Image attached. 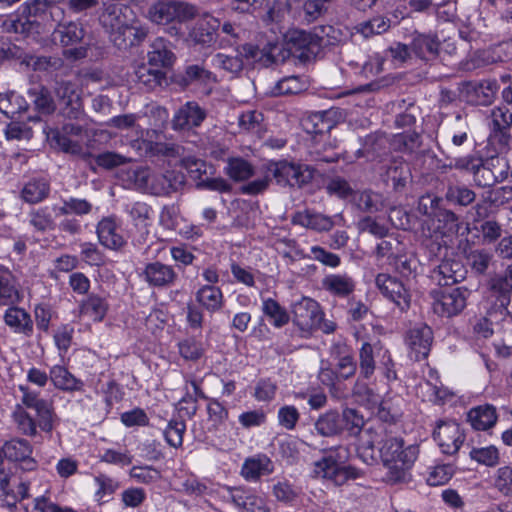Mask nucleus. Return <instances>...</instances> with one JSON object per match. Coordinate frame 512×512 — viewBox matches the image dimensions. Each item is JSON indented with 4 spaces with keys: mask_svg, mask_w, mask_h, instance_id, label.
<instances>
[{
    "mask_svg": "<svg viewBox=\"0 0 512 512\" xmlns=\"http://www.w3.org/2000/svg\"><path fill=\"white\" fill-rule=\"evenodd\" d=\"M18 389L22 404L15 406L12 419L19 433L35 437L39 429L51 434L59 422L53 402L42 398L39 391L28 385L20 384Z\"/></svg>",
    "mask_w": 512,
    "mask_h": 512,
    "instance_id": "nucleus-1",
    "label": "nucleus"
},
{
    "mask_svg": "<svg viewBox=\"0 0 512 512\" xmlns=\"http://www.w3.org/2000/svg\"><path fill=\"white\" fill-rule=\"evenodd\" d=\"M99 21L119 48L138 44L148 35V27L140 23L133 9L125 4L105 3Z\"/></svg>",
    "mask_w": 512,
    "mask_h": 512,
    "instance_id": "nucleus-2",
    "label": "nucleus"
},
{
    "mask_svg": "<svg viewBox=\"0 0 512 512\" xmlns=\"http://www.w3.org/2000/svg\"><path fill=\"white\" fill-rule=\"evenodd\" d=\"M383 466L387 472L385 482L391 485L405 483L411 479L410 470L419 456L417 444L406 445L401 437H388L379 448Z\"/></svg>",
    "mask_w": 512,
    "mask_h": 512,
    "instance_id": "nucleus-3",
    "label": "nucleus"
},
{
    "mask_svg": "<svg viewBox=\"0 0 512 512\" xmlns=\"http://www.w3.org/2000/svg\"><path fill=\"white\" fill-rule=\"evenodd\" d=\"M349 458L346 446L331 447L324 450V456L314 463L316 476L342 486L350 480L363 477L364 472L352 465H344Z\"/></svg>",
    "mask_w": 512,
    "mask_h": 512,
    "instance_id": "nucleus-4",
    "label": "nucleus"
},
{
    "mask_svg": "<svg viewBox=\"0 0 512 512\" xmlns=\"http://www.w3.org/2000/svg\"><path fill=\"white\" fill-rule=\"evenodd\" d=\"M146 18L153 24L168 26L172 36H183L184 28L189 29L192 6L176 0H158L147 10Z\"/></svg>",
    "mask_w": 512,
    "mask_h": 512,
    "instance_id": "nucleus-5",
    "label": "nucleus"
},
{
    "mask_svg": "<svg viewBox=\"0 0 512 512\" xmlns=\"http://www.w3.org/2000/svg\"><path fill=\"white\" fill-rule=\"evenodd\" d=\"M22 8L23 13H27L29 17L37 16L38 12L42 11L45 18L49 16L53 22H57V26L52 33V40L55 43L58 42L64 47L73 46L80 43L84 37V29L79 22H61L64 17V10L59 6H47L39 1H33L32 3L23 4Z\"/></svg>",
    "mask_w": 512,
    "mask_h": 512,
    "instance_id": "nucleus-6",
    "label": "nucleus"
},
{
    "mask_svg": "<svg viewBox=\"0 0 512 512\" xmlns=\"http://www.w3.org/2000/svg\"><path fill=\"white\" fill-rule=\"evenodd\" d=\"M331 357L335 361L334 365L322 367L319 372V380L330 390L336 389L340 383L354 377L357 371V362L347 345L341 343L333 345Z\"/></svg>",
    "mask_w": 512,
    "mask_h": 512,
    "instance_id": "nucleus-7",
    "label": "nucleus"
},
{
    "mask_svg": "<svg viewBox=\"0 0 512 512\" xmlns=\"http://www.w3.org/2000/svg\"><path fill=\"white\" fill-rule=\"evenodd\" d=\"M265 168L267 173L280 186L301 188L313 178V172L309 166L288 162L287 160L269 161Z\"/></svg>",
    "mask_w": 512,
    "mask_h": 512,
    "instance_id": "nucleus-8",
    "label": "nucleus"
},
{
    "mask_svg": "<svg viewBox=\"0 0 512 512\" xmlns=\"http://www.w3.org/2000/svg\"><path fill=\"white\" fill-rule=\"evenodd\" d=\"M470 292L465 287L432 290V308L441 317L451 318L459 315L467 305Z\"/></svg>",
    "mask_w": 512,
    "mask_h": 512,
    "instance_id": "nucleus-9",
    "label": "nucleus"
},
{
    "mask_svg": "<svg viewBox=\"0 0 512 512\" xmlns=\"http://www.w3.org/2000/svg\"><path fill=\"white\" fill-rule=\"evenodd\" d=\"M321 38L304 30H292L286 35L285 48L301 62H309L321 50Z\"/></svg>",
    "mask_w": 512,
    "mask_h": 512,
    "instance_id": "nucleus-10",
    "label": "nucleus"
},
{
    "mask_svg": "<svg viewBox=\"0 0 512 512\" xmlns=\"http://www.w3.org/2000/svg\"><path fill=\"white\" fill-rule=\"evenodd\" d=\"M293 323L304 333H312L320 327L324 313L313 299L303 297L292 306Z\"/></svg>",
    "mask_w": 512,
    "mask_h": 512,
    "instance_id": "nucleus-11",
    "label": "nucleus"
},
{
    "mask_svg": "<svg viewBox=\"0 0 512 512\" xmlns=\"http://www.w3.org/2000/svg\"><path fill=\"white\" fill-rule=\"evenodd\" d=\"M2 452L5 458L17 462L23 471H34L38 466L37 461L32 457L33 447L26 439L13 438L6 441Z\"/></svg>",
    "mask_w": 512,
    "mask_h": 512,
    "instance_id": "nucleus-12",
    "label": "nucleus"
},
{
    "mask_svg": "<svg viewBox=\"0 0 512 512\" xmlns=\"http://www.w3.org/2000/svg\"><path fill=\"white\" fill-rule=\"evenodd\" d=\"M443 453L455 454L465 440L460 425L455 421H441L433 432Z\"/></svg>",
    "mask_w": 512,
    "mask_h": 512,
    "instance_id": "nucleus-13",
    "label": "nucleus"
},
{
    "mask_svg": "<svg viewBox=\"0 0 512 512\" xmlns=\"http://www.w3.org/2000/svg\"><path fill=\"white\" fill-rule=\"evenodd\" d=\"M29 482L15 474L0 476V499L3 506L12 509L16 504L29 496Z\"/></svg>",
    "mask_w": 512,
    "mask_h": 512,
    "instance_id": "nucleus-14",
    "label": "nucleus"
},
{
    "mask_svg": "<svg viewBox=\"0 0 512 512\" xmlns=\"http://www.w3.org/2000/svg\"><path fill=\"white\" fill-rule=\"evenodd\" d=\"M432 342L433 331L428 325L421 324L410 329L406 336V343L410 349V358L417 362L426 359Z\"/></svg>",
    "mask_w": 512,
    "mask_h": 512,
    "instance_id": "nucleus-15",
    "label": "nucleus"
},
{
    "mask_svg": "<svg viewBox=\"0 0 512 512\" xmlns=\"http://www.w3.org/2000/svg\"><path fill=\"white\" fill-rule=\"evenodd\" d=\"M492 130L489 140L504 149L509 145L511 138L512 113L505 106L495 107L491 111Z\"/></svg>",
    "mask_w": 512,
    "mask_h": 512,
    "instance_id": "nucleus-16",
    "label": "nucleus"
},
{
    "mask_svg": "<svg viewBox=\"0 0 512 512\" xmlns=\"http://www.w3.org/2000/svg\"><path fill=\"white\" fill-rule=\"evenodd\" d=\"M375 284L381 293L401 310H406L410 305V295L404 284L397 278L386 273H380L376 276Z\"/></svg>",
    "mask_w": 512,
    "mask_h": 512,
    "instance_id": "nucleus-17",
    "label": "nucleus"
},
{
    "mask_svg": "<svg viewBox=\"0 0 512 512\" xmlns=\"http://www.w3.org/2000/svg\"><path fill=\"white\" fill-rule=\"evenodd\" d=\"M466 269L464 265L455 259L445 258L434 267L430 278L439 286H449L465 279Z\"/></svg>",
    "mask_w": 512,
    "mask_h": 512,
    "instance_id": "nucleus-18",
    "label": "nucleus"
},
{
    "mask_svg": "<svg viewBox=\"0 0 512 512\" xmlns=\"http://www.w3.org/2000/svg\"><path fill=\"white\" fill-rule=\"evenodd\" d=\"M489 288L494 301L488 310V315L493 317L497 314L499 320L508 318L512 322V291L507 290V283L497 280L494 286Z\"/></svg>",
    "mask_w": 512,
    "mask_h": 512,
    "instance_id": "nucleus-19",
    "label": "nucleus"
},
{
    "mask_svg": "<svg viewBox=\"0 0 512 512\" xmlns=\"http://www.w3.org/2000/svg\"><path fill=\"white\" fill-rule=\"evenodd\" d=\"M440 41L435 34L414 33L410 48L415 57L425 62L436 60L440 52Z\"/></svg>",
    "mask_w": 512,
    "mask_h": 512,
    "instance_id": "nucleus-20",
    "label": "nucleus"
},
{
    "mask_svg": "<svg viewBox=\"0 0 512 512\" xmlns=\"http://www.w3.org/2000/svg\"><path fill=\"white\" fill-rule=\"evenodd\" d=\"M50 381L54 388L66 392H82L84 390V381L70 372L64 364H55L50 367Z\"/></svg>",
    "mask_w": 512,
    "mask_h": 512,
    "instance_id": "nucleus-21",
    "label": "nucleus"
},
{
    "mask_svg": "<svg viewBox=\"0 0 512 512\" xmlns=\"http://www.w3.org/2000/svg\"><path fill=\"white\" fill-rule=\"evenodd\" d=\"M383 343L376 339L364 341L359 349L360 377L370 379L376 370L375 357H380L384 350Z\"/></svg>",
    "mask_w": 512,
    "mask_h": 512,
    "instance_id": "nucleus-22",
    "label": "nucleus"
},
{
    "mask_svg": "<svg viewBox=\"0 0 512 512\" xmlns=\"http://www.w3.org/2000/svg\"><path fill=\"white\" fill-rule=\"evenodd\" d=\"M99 242L106 248L118 250L124 244L125 240L114 217H104L101 219L96 228Z\"/></svg>",
    "mask_w": 512,
    "mask_h": 512,
    "instance_id": "nucleus-23",
    "label": "nucleus"
},
{
    "mask_svg": "<svg viewBox=\"0 0 512 512\" xmlns=\"http://www.w3.org/2000/svg\"><path fill=\"white\" fill-rule=\"evenodd\" d=\"M194 44L210 46L216 40L219 21L209 13L196 15L194 11Z\"/></svg>",
    "mask_w": 512,
    "mask_h": 512,
    "instance_id": "nucleus-24",
    "label": "nucleus"
},
{
    "mask_svg": "<svg viewBox=\"0 0 512 512\" xmlns=\"http://www.w3.org/2000/svg\"><path fill=\"white\" fill-rule=\"evenodd\" d=\"M144 280L149 286L154 288H164L170 286L175 278L174 269L161 262L149 263L145 266L142 273Z\"/></svg>",
    "mask_w": 512,
    "mask_h": 512,
    "instance_id": "nucleus-25",
    "label": "nucleus"
},
{
    "mask_svg": "<svg viewBox=\"0 0 512 512\" xmlns=\"http://www.w3.org/2000/svg\"><path fill=\"white\" fill-rule=\"evenodd\" d=\"M273 471L274 465L271 459L266 454L259 453L245 459L241 475L248 481H257Z\"/></svg>",
    "mask_w": 512,
    "mask_h": 512,
    "instance_id": "nucleus-26",
    "label": "nucleus"
},
{
    "mask_svg": "<svg viewBox=\"0 0 512 512\" xmlns=\"http://www.w3.org/2000/svg\"><path fill=\"white\" fill-rule=\"evenodd\" d=\"M5 324L15 333L30 336L33 332V321L30 314L21 307L10 306L4 313Z\"/></svg>",
    "mask_w": 512,
    "mask_h": 512,
    "instance_id": "nucleus-27",
    "label": "nucleus"
},
{
    "mask_svg": "<svg viewBox=\"0 0 512 512\" xmlns=\"http://www.w3.org/2000/svg\"><path fill=\"white\" fill-rule=\"evenodd\" d=\"M20 300L17 279L13 272L0 264V305H14Z\"/></svg>",
    "mask_w": 512,
    "mask_h": 512,
    "instance_id": "nucleus-28",
    "label": "nucleus"
},
{
    "mask_svg": "<svg viewBox=\"0 0 512 512\" xmlns=\"http://www.w3.org/2000/svg\"><path fill=\"white\" fill-rule=\"evenodd\" d=\"M335 110H325L312 113L305 121V129L310 134L322 135L330 132L336 125Z\"/></svg>",
    "mask_w": 512,
    "mask_h": 512,
    "instance_id": "nucleus-29",
    "label": "nucleus"
},
{
    "mask_svg": "<svg viewBox=\"0 0 512 512\" xmlns=\"http://www.w3.org/2000/svg\"><path fill=\"white\" fill-rule=\"evenodd\" d=\"M148 65L155 68H167L173 65L175 55L163 38H156L147 54Z\"/></svg>",
    "mask_w": 512,
    "mask_h": 512,
    "instance_id": "nucleus-30",
    "label": "nucleus"
},
{
    "mask_svg": "<svg viewBox=\"0 0 512 512\" xmlns=\"http://www.w3.org/2000/svg\"><path fill=\"white\" fill-rule=\"evenodd\" d=\"M322 287L331 295L344 298L355 290V282L347 274H330L322 279Z\"/></svg>",
    "mask_w": 512,
    "mask_h": 512,
    "instance_id": "nucleus-31",
    "label": "nucleus"
},
{
    "mask_svg": "<svg viewBox=\"0 0 512 512\" xmlns=\"http://www.w3.org/2000/svg\"><path fill=\"white\" fill-rule=\"evenodd\" d=\"M231 499L243 512H269L264 499L248 490L233 489Z\"/></svg>",
    "mask_w": 512,
    "mask_h": 512,
    "instance_id": "nucleus-32",
    "label": "nucleus"
},
{
    "mask_svg": "<svg viewBox=\"0 0 512 512\" xmlns=\"http://www.w3.org/2000/svg\"><path fill=\"white\" fill-rule=\"evenodd\" d=\"M467 420L475 430H488L496 424V409L490 404L474 407L468 412Z\"/></svg>",
    "mask_w": 512,
    "mask_h": 512,
    "instance_id": "nucleus-33",
    "label": "nucleus"
},
{
    "mask_svg": "<svg viewBox=\"0 0 512 512\" xmlns=\"http://www.w3.org/2000/svg\"><path fill=\"white\" fill-rule=\"evenodd\" d=\"M108 307L109 305L105 297L93 293L82 300L79 305L80 314L94 322H101L104 319Z\"/></svg>",
    "mask_w": 512,
    "mask_h": 512,
    "instance_id": "nucleus-34",
    "label": "nucleus"
},
{
    "mask_svg": "<svg viewBox=\"0 0 512 512\" xmlns=\"http://www.w3.org/2000/svg\"><path fill=\"white\" fill-rule=\"evenodd\" d=\"M498 85L495 81H482L467 85L468 101L476 105L486 106L491 104Z\"/></svg>",
    "mask_w": 512,
    "mask_h": 512,
    "instance_id": "nucleus-35",
    "label": "nucleus"
},
{
    "mask_svg": "<svg viewBox=\"0 0 512 512\" xmlns=\"http://www.w3.org/2000/svg\"><path fill=\"white\" fill-rule=\"evenodd\" d=\"M293 223L317 232H328L334 227L331 217L310 211L297 213L293 218Z\"/></svg>",
    "mask_w": 512,
    "mask_h": 512,
    "instance_id": "nucleus-36",
    "label": "nucleus"
},
{
    "mask_svg": "<svg viewBox=\"0 0 512 512\" xmlns=\"http://www.w3.org/2000/svg\"><path fill=\"white\" fill-rule=\"evenodd\" d=\"M340 413L329 410L321 414L314 423L316 432L323 437H334L343 433Z\"/></svg>",
    "mask_w": 512,
    "mask_h": 512,
    "instance_id": "nucleus-37",
    "label": "nucleus"
},
{
    "mask_svg": "<svg viewBox=\"0 0 512 512\" xmlns=\"http://www.w3.org/2000/svg\"><path fill=\"white\" fill-rule=\"evenodd\" d=\"M50 192V184L43 177L31 178L22 188L21 195L25 202L38 203L47 198Z\"/></svg>",
    "mask_w": 512,
    "mask_h": 512,
    "instance_id": "nucleus-38",
    "label": "nucleus"
},
{
    "mask_svg": "<svg viewBox=\"0 0 512 512\" xmlns=\"http://www.w3.org/2000/svg\"><path fill=\"white\" fill-rule=\"evenodd\" d=\"M404 278L415 277L419 268V261L413 253L403 252V248L392 257L388 264Z\"/></svg>",
    "mask_w": 512,
    "mask_h": 512,
    "instance_id": "nucleus-39",
    "label": "nucleus"
},
{
    "mask_svg": "<svg viewBox=\"0 0 512 512\" xmlns=\"http://www.w3.org/2000/svg\"><path fill=\"white\" fill-rule=\"evenodd\" d=\"M92 204L82 198L67 197L62 199V205H53L55 216L76 215L84 216L92 211Z\"/></svg>",
    "mask_w": 512,
    "mask_h": 512,
    "instance_id": "nucleus-40",
    "label": "nucleus"
},
{
    "mask_svg": "<svg viewBox=\"0 0 512 512\" xmlns=\"http://www.w3.org/2000/svg\"><path fill=\"white\" fill-rule=\"evenodd\" d=\"M27 108L28 103L22 95L16 92L0 94V112L7 118L15 119L17 115L25 112Z\"/></svg>",
    "mask_w": 512,
    "mask_h": 512,
    "instance_id": "nucleus-41",
    "label": "nucleus"
},
{
    "mask_svg": "<svg viewBox=\"0 0 512 512\" xmlns=\"http://www.w3.org/2000/svg\"><path fill=\"white\" fill-rule=\"evenodd\" d=\"M55 217L53 205L43 206L29 213V223L35 230L45 232L54 229Z\"/></svg>",
    "mask_w": 512,
    "mask_h": 512,
    "instance_id": "nucleus-42",
    "label": "nucleus"
},
{
    "mask_svg": "<svg viewBox=\"0 0 512 512\" xmlns=\"http://www.w3.org/2000/svg\"><path fill=\"white\" fill-rule=\"evenodd\" d=\"M411 180L409 165L403 162H393L386 169V181H391L393 189L400 191L404 189Z\"/></svg>",
    "mask_w": 512,
    "mask_h": 512,
    "instance_id": "nucleus-43",
    "label": "nucleus"
},
{
    "mask_svg": "<svg viewBox=\"0 0 512 512\" xmlns=\"http://www.w3.org/2000/svg\"><path fill=\"white\" fill-rule=\"evenodd\" d=\"M137 82L143 84L149 89L160 86L166 78L163 71L148 66L145 63L138 65L134 71Z\"/></svg>",
    "mask_w": 512,
    "mask_h": 512,
    "instance_id": "nucleus-44",
    "label": "nucleus"
},
{
    "mask_svg": "<svg viewBox=\"0 0 512 512\" xmlns=\"http://www.w3.org/2000/svg\"><path fill=\"white\" fill-rule=\"evenodd\" d=\"M262 312L276 328H281L289 323L290 316L288 312L273 298L263 300Z\"/></svg>",
    "mask_w": 512,
    "mask_h": 512,
    "instance_id": "nucleus-45",
    "label": "nucleus"
},
{
    "mask_svg": "<svg viewBox=\"0 0 512 512\" xmlns=\"http://www.w3.org/2000/svg\"><path fill=\"white\" fill-rule=\"evenodd\" d=\"M391 26L390 19L384 16H376L367 21L357 24L354 29L356 33L361 34L364 38L368 39L375 35H380L389 30Z\"/></svg>",
    "mask_w": 512,
    "mask_h": 512,
    "instance_id": "nucleus-46",
    "label": "nucleus"
},
{
    "mask_svg": "<svg viewBox=\"0 0 512 512\" xmlns=\"http://www.w3.org/2000/svg\"><path fill=\"white\" fill-rule=\"evenodd\" d=\"M340 417L342 419V431H347L350 436L357 437L367 428L365 427L364 417L356 409L345 408L340 413Z\"/></svg>",
    "mask_w": 512,
    "mask_h": 512,
    "instance_id": "nucleus-47",
    "label": "nucleus"
},
{
    "mask_svg": "<svg viewBox=\"0 0 512 512\" xmlns=\"http://www.w3.org/2000/svg\"><path fill=\"white\" fill-rule=\"evenodd\" d=\"M357 207L365 213H377L385 208V199L382 194L372 190L359 193L356 198Z\"/></svg>",
    "mask_w": 512,
    "mask_h": 512,
    "instance_id": "nucleus-48",
    "label": "nucleus"
},
{
    "mask_svg": "<svg viewBox=\"0 0 512 512\" xmlns=\"http://www.w3.org/2000/svg\"><path fill=\"white\" fill-rule=\"evenodd\" d=\"M225 171L236 182L246 181L254 175L252 164L240 157L228 159Z\"/></svg>",
    "mask_w": 512,
    "mask_h": 512,
    "instance_id": "nucleus-49",
    "label": "nucleus"
},
{
    "mask_svg": "<svg viewBox=\"0 0 512 512\" xmlns=\"http://www.w3.org/2000/svg\"><path fill=\"white\" fill-rule=\"evenodd\" d=\"M445 199L450 204L466 207L475 201L476 193L465 185H449Z\"/></svg>",
    "mask_w": 512,
    "mask_h": 512,
    "instance_id": "nucleus-50",
    "label": "nucleus"
},
{
    "mask_svg": "<svg viewBox=\"0 0 512 512\" xmlns=\"http://www.w3.org/2000/svg\"><path fill=\"white\" fill-rule=\"evenodd\" d=\"M493 487L503 497L512 498V465L499 467L493 475Z\"/></svg>",
    "mask_w": 512,
    "mask_h": 512,
    "instance_id": "nucleus-51",
    "label": "nucleus"
},
{
    "mask_svg": "<svg viewBox=\"0 0 512 512\" xmlns=\"http://www.w3.org/2000/svg\"><path fill=\"white\" fill-rule=\"evenodd\" d=\"M332 0H306L302 7V19L310 24L324 16Z\"/></svg>",
    "mask_w": 512,
    "mask_h": 512,
    "instance_id": "nucleus-52",
    "label": "nucleus"
},
{
    "mask_svg": "<svg viewBox=\"0 0 512 512\" xmlns=\"http://www.w3.org/2000/svg\"><path fill=\"white\" fill-rule=\"evenodd\" d=\"M29 95L33 97L34 105L39 113L51 114L54 112L56 106L47 88L42 86L32 88L29 90Z\"/></svg>",
    "mask_w": 512,
    "mask_h": 512,
    "instance_id": "nucleus-53",
    "label": "nucleus"
},
{
    "mask_svg": "<svg viewBox=\"0 0 512 512\" xmlns=\"http://www.w3.org/2000/svg\"><path fill=\"white\" fill-rule=\"evenodd\" d=\"M197 300L206 309L215 311L221 307L222 292L218 287L206 285L197 292Z\"/></svg>",
    "mask_w": 512,
    "mask_h": 512,
    "instance_id": "nucleus-54",
    "label": "nucleus"
},
{
    "mask_svg": "<svg viewBox=\"0 0 512 512\" xmlns=\"http://www.w3.org/2000/svg\"><path fill=\"white\" fill-rule=\"evenodd\" d=\"M434 218L438 221V228L443 230L444 234H457L461 227L458 215L448 209L439 208Z\"/></svg>",
    "mask_w": 512,
    "mask_h": 512,
    "instance_id": "nucleus-55",
    "label": "nucleus"
},
{
    "mask_svg": "<svg viewBox=\"0 0 512 512\" xmlns=\"http://www.w3.org/2000/svg\"><path fill=\"white\" fill-rule=\"evenodd\" d=\"M312 256H307L303 253L302 250H297L296 255L300 258H312L315 261L320 262L321 264L336 268L341 264L340 257L332 252L327 251L321 246H312L311 247Z\"/></svg>",
    "mask_w": 512,
    "mask_h": 512,
    "instance_id": "nucleus-56",
    "label": "nucleus"
},
{
    "mask_svg": "<svg viewBox=\"0 0 512 512\" xmlns=\"http://www.w3.org/2000/svg\"><path fill=\"white\" fill-rule=\"evenodd\" d=\"M469 455L472 460L487 467H494L500 461L499 451L492 445L481 448H472Z\"/></svg>",
    "mask_w": 512,
    "mask_h": 512,
    "instance_id": "nucleus-57",
    "label": "nucleus"
},
{
    "mask_svg": "<svg viewBox=\"0 0 512 512\" xmlns=\"http://www.w3.org/2000/svg\"><path fill=\"white\" fill-rule=\"evenodd\" d=\"M512 59V39L498 44L495 48L483 52L486 64L506 62Z\"/></svg>",
    "mask_w": 512,
    "mask_h": 512,
    "instance_id": "nucleus-58",
    "label": "nucleus"
},
{
    "mask_svg": "<svg viewBox=\"0 0 512 512\" xmlns=\"http://www.w3.org/2000/svg\"><path fill=\"white\" fill-rule=\"evenodd\" d=\"M362 141V147L359 148L355 153L357 158L365 157L368 159H374L380 155L383 138L375 134H370L367 135Z\"/></svg>",
    "mask_w": 512,
    "mask_h": 512,
    "instance_id": "nucleus-59",
    "label": "nucleus"
},
{
    "mask_svg": "<svg viewBox=\"0 0 512 512\" xmlns=\"http://www.w3.org/2000/svg\"><path fill=\"white\" fill-rule=\"evenodd\" d=\"M353 395L357 400L368 408H374L379 402V395L374 392L365 382L357 380L353 387Z\"/></svg>",
    "mask_w": 512,
    "mask_h": 512,
    "instance_id": "nucleus-60",
    "label": "nucleus"
},
{
    "mask_svg": "<svg viewBox=\"0 0 512 512\" xmlns=\"http://www.w3.org/2000/svg\"><path fill=\"white\" fill-rule=\"evenodd\" d=\"M493 259L491 253L486 250H473L467 256L468 264L476 274H484Z\"/></svg>",
    "mask_w": 512,
    "mask_h": 512,
    "instance_id": "nucleus-61",
    "label": "nucleus"
},
{
    "mask_svg": "<svg viewBox=\"0 0 512 512\" xmlns=\"http://www.w3.org/2000/svg\"><path fill=\"white\" fill-rule=\"evenodd\" d=\"M130 477L137 483L152 484L161 478L159 470L152 466H133L129 471Z\"/></svg>",
    "mask_w": 512,
    "mask_h": 512,
    "instance_id": "nucleus-62",
    "label": "nucleus"
},
{
    "mask_svg": "<svg viewBox=\"0 0 512 512\" xmlns=\"http://www.w3.org/2000/svg\"><path fill=\"white\" fill-rule=\"evenodd\" d=\"M133 456L126 449L116 450L112 448L104 449L100 454V461L120 467L128 466L132 463Z\"/></svg>",
    "mask_w": 512,
    "mask_h": 512,
    "instance_id": "nucleus-63",
    "label": "nucleus"
},
{
    "mask_svg": "<svg viewBox=\"0 0 512 512\" xmlns=\"http://www.w3.org/2000/svg\"><path fill=\"white\" fill-rule=\"evenodd\" d=\"M94 482L97 486V490L95 492L97 500H102L105 497L111 496L119 487L117 480L105 474L95 476Z\"/></svg>",
    "mask_w": 512,
    "mask_h": 512,
    "instance_id": "nucleus-64",
    "label": "nucleus"
}]
</instances>
